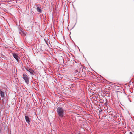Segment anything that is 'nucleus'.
Masks as SVG:
<instances>
[{
    "label": "nucleus",
    "instance_id": "nucleus-6",
    "mask_svg": "<svg viewBox=\"0 0 134 134\" xmlns=\"http://www.w3.org/2000/svg\"><path fill=\"white\" fill-rule=\"evenodd\" d=\"M37 10L38 12L40 13H42V10L41 9L40 7H38V6H37Z\"/></svg>",
    "mask_w": 134,
    "mask_h": 134
},
{
    "label": "nucleus",
    "instance_id": "nucleus-8",
    "mask_svg": "<svg viewBox=\"0 0 134 134\" xmlns=\"http://www.w3.org/2000/svg\"><path fill=\"white\" fill-rule=\"evenodd\" d=\"M130 134H132V133L131 132H130L129 133Z\"/></svg>",
    "mask_w": 134,
    "mask_h": 134
},
{
    "label": "nucleus",
    "instance_id": "nucleus-1",
    "mask_svg": "<svg viewBox=\"0 0 134 134\" xmlns=\"http://www.w3.org/2000/svg\"><path fill=\"white\" fill-rule=\"evenodd\" d=\"M57 111L59 116L60 117H63L65 114L64 110L61 108L58 107L57 109Z\"/></svg>",
    "mask_w": 134,
    "mask_h": 134
},
{
    "label": "nucleus",
    "instance_id": "nucleus-3",
    "mask_svg": "<svg viewBox=\"0 0 134 134\" xmlns=\"http://www.w3.org/2000/svg\"><path fill=\"white\" fill-rule=\"evenodd\" d=\"M13 55L16 60L18 62L19 60V57L17 55L16 53H13Z\"/></svg>",
    "mask_w": 134,
    "mask_h": 134
},
{
    "label": "nucleus",
    "instance_id": "nucleus-2",
    "mask_svg": "<svg viewBox=\"0 0 134 134\" xmlns=\"http://www.w3.org/2000/svg\"><path fill=\"white\" fill-rule=\"evenodd\" d=\"M23 79L25 80V82L27 84H28L29 82V77L26 74H23Z\"/></svg>",
    "mask_w": 134,
    "mask_h": 134
},
{
    "label": "nucleus",
    "instance_id": "nucleus-5",
    "mask_svg": "<svg viewBox=\"0 0 134 134\" xmlns=\"http://www.w3.org/2000/svg\"><path fill=\"white\" fill-rule=\"evenodd\" d=\"M25 119L27 122L28 123L30 122V118L28 116H25Z\"/></svg>",
    "mask_w": 134,
    "mask_h": 134
},
{
    "label": "nucleus",
    "instance_id": "nucleus-4",
    "mask_svg": "<svg viewBox=\"0 0 134 134\" xmlns=\"http://www.w3.org/2000/svg\"><path fill=\"white\" fill-rule=\"evenodd\" d=\"M27 70L29 72L30 74L33 75H34V71L32 69H27Z\"/></svg>",
    "mask_w": 134,
    "mask_h": 134
},
{
    "label": "nucleus",
    "instance_id": "nucleus-7",
    "mask_svg": "<svg viewBox=\"0 0 134 134\" xmlns=\"http://www.w3.org/2000/svg\"><path fill=\"white\" fill-rule=\"evenodd\" d=\"M0 94L1 96L2 97H3L4 96V92L2 91L1 90H0Z\"/></svg>",
    "mask_w": 134,
    "mask_h": 134
}]
</instances>
